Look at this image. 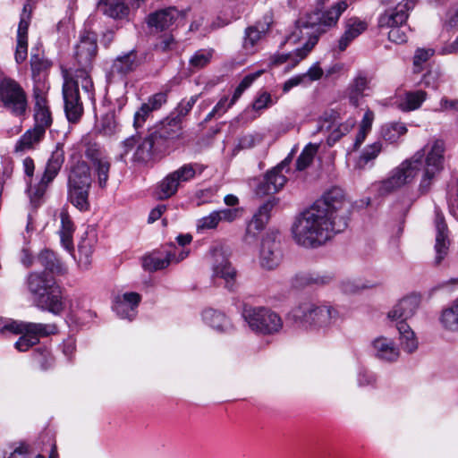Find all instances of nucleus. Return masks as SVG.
Segmentation results:
<instances>
[{
  "mask_svg": "<svg viewBox=\"0 0 458 458\" xmlns=\"http://www.w3.org/2000/svg\"><path fill=\"white\" fill-rule=\"evenodd\" d=\"M445 143L436 140L424 159V150L417 151L411 158L404 160L393 172L391 176L382 182L380 192L387 193L413 181L421 168L423 176L420 183V191L426 193L429 191L432 180L443 169Z\"/></svg>",
  "mask_w": 458,
  "mask_h": 458,
  "instance_id": "1",
  "label": "nucleus"
},
{
  "mask_svg": "<svg viewBox=\"0 0 458 458\" xmlns=\"http://www.w3.org/2000/svg\"><path fill=\"white\" fill-rule=\"evenodd\" d=\"M347 226L344 216L338 220H332L331 216H327L323 211L310 206L295 216L291 233L297 245L315 249L324 245Z\"/></svg>",
  "mask_w": 458,
  "mask_h": 458,
  "instance_id": "2",
  "label": "nucleus"
},
{
  "mask_svg": "<svg viewBox=\"0 0 458 458\" xmlns=\"http://www.w3.org/2000/svg\"><path fill=\"white\" fill-rule=\"evenodd\" d=\"M64 82L63 85V98L64 102L65 116L70 123H78L81 119L84 108L82 98L94 101V84L91 77L85 72L76 76H69V71L63 72Z\"/></svg>",
  "mask_w": 458,
  "mask_h": 458,
  "instance_id": "3",
  "label": "nucleus"
},
{
  "mask_svg": "<svg viewBox=\"0 0 458 458\" xmlns=\"http://www.w3.org/2000/svg\"><path fill=\"white\" fill-rule=\"evenodd\" d=\"M348 6L349 4L346 0H341L325 11L316 10L306 13L296 21V30H299L300 37H307L309 47H314L319 37L327 29L337 24L340 16Z\"/></svg>",
  "mask_w": 458,
  "mask_h": 458,
  "instance_id": "4",
  "label": "nucleus"
},
{
  "mask_svg": "<svg viewBox=\"0 0 458 458\" xmlns=\"http://www.w3.org/2000/svg\"><path fill=\"white\" fill-rule=\"evenodd\" d=\"M92 184L90 168L84 161L71 167L68 174V199L80 211L89 209V195Z\"/></svg>",
  "mask_w": 458,
  "mask_h": 458,
  "instance_id": "5",
  "label": "nucleus"
},
{
  "mask_svg": "<svg viewBox=\"0 0 458 458\" xmlns=\"http://www.w3.org/2000/svg\"><path fill=\"white\" fill-rule=\"evenodd\" d=\"M336 315V310L331 307L305 301L291 310L289 318L303 327L325 328L333 323Z\"/></svg>",
  "mask_w": 458,
  "mask_h": 458,
  "instance_id": "6",
  "label": "nucleus"
},
{
  "mask_svg": "<svg viewBox=\"0 0 458 458\" xmlns=\"http://www.w3.org/2000/svg\"><path fill=\"white\" fill-rule=\"evenodd\" d=\"M242 317L253 332L263 335H276L282 330L284 326L280 315L265 307L245 305Z\"/></svg>",
  "mask_w": 458,
  "mask_h": 458,
  "instance_id": "7",
  "label": "nucleus"
},
{
  "mask_svg": "<svg viewBox=\"0 0 458 458\" xmlns=\"http://www.w3.org/2000/svg\"><path fill=\"white\" fill-rule=\"evenodd\" d=\"M415 6L413 0H406L399 3L394 9L386 11L378 18V28L390 29L388 31V39L396 44H403L407 41L406 28L403 26L408 16L409 11Z\"/></svg>",
  "mask_w": 458,
  "mask_h": 458,
  "instance_id": "8",
  "label": "nucleus"
},
{
  "mask_svg": "<svg viewBox=\"0 0 458 458\" xmlns=\"http://www.w3.org/2000/svg\"><path fill=\"white\" fill-rule=\"evenodd\" d=\"M0 106L18 117L24 116L28 110L29 102L24 89L11 77L0 79Z\"/></svg>",
  "mask_w": 458,
  "mask_h": 458,
  "instance_id": "9",
  "label": "nucleus"
},
{
  "mask_svg": "<svg viewBox=\"0 0 458 458\" xmlns=\"http://www.w3.org/2000/svg\"><path fill=\"white\" fill-rule=\"evenodd\" d=\"M201 173L200 165L197 163L184 164L168 174L157 185V197L166 199L176 194L178 189L185 182L193 180L197 174Z\"/></svg>",
  "mask_w": 458,
  "mask_h": 458,
  "instance_id": "10",
  "label": "nucleus"
},
{
  "mask_svg": "<svg viewBox=\"0 0 458 458\" xmlns=\"http://www.w3.org/2000/svg\"><path fill=\"white\" fill-rule=\"evenodd\" d=\"M312 206L323 211L327 216H331L332 220H338L341 216L348 220L347 215L350 205L345 200L344 191L341 188L334 187L330 189ZM346 222L348 223V221Z\"/></svg>",
  "mask_w": 458,
  "mask_h": 458,
  "instance_id": "11",
  "label": "nucleus"
},
{
  "mask_svg": "<svg viewBox=\"0 0 458 458\" xmlns=\"http://www.w3.org/2000/svg\"><path fill=\"white\" fill-rule=\"evenodd\" d=\"M64 162V144L57 143L55 148L53 150L50 157L47 160L44 174L39 182L34 188L30 187V189L34 197L39 199L45 194L48 185L58 174Z\"/></svg>",
  "mask_w": 458,
  "mask_h": 458,
  "instance_id": "12",
  "label": "nucleus"
},
{
  "mask_svg": "<svg viewBox=\"0 0 458 458\" xmlns=\"http://www.w3.org/2000/svg\"><path fill=\"white\" fill-rule=\"evenodd\" d=\"M97 51L98 46L95 36L89 33L82 36L75 50V60L78 67L74 70V72H69V76H76L82 71L89 75V69Z\"/></svg>",
  "mask_w": 458,
  "mask_h": 458,
  "instance_id": "13",
  "label": "nucleus"
},
{
  "mask_svg": "<svg viewBox=\"0 0 458 458\" xmlns=\"http://www.w3.org/2000/svg\"><path fill=\"white\" fill-rule=\"evenodd\" d=\"M283 258L280 241L274 235L267 234L261 242L259 262L267 269L276 268Z\"/></svg>",
  "mask_w": 458,
  "mask_h": 458,
  "instance_id": "14",
  "label": "nucleus"
},
{
  "mask_svg": "<svg viewBox=\"0 0 458 458\" xmlns=\"http://www.w3.org/2000/svg\"><path fill=\"white\" fill-rule=\"evenodd\" d=\"M289 158H285L277 166L268 171L264 179L257 187V194L269 195L278 191L286 182V177L282 174L284 168L289 165Z\"/></svg>",
  "mask_w": 458,
  "mask_h": 458,
  "instance_id": "15",
  "label": "nucleus"
},
{
  "mask_svg": "<svg viewBox=\"0 0 458 458\" xmlns=\"http://www.w3.org/2000/svg\"><path fill=\"white\" fill-rule=\"evenodd\" d=\"M420 304V298L416 294L407 295L398 301L387 312L386 318L390 321H404L412 318Z\"/></svg>",
  "mask_w": 458,
  "mask_h": 458,
  "instance_id": "16",
  "label": "nucleus"
},
{
  "mask_svg": "<svg viewBox=\"0 0 458 458\" xmlns=\"http://www.w3.org/2000/svg\"><path fill=\"white\" fill-rule=\"evenodd\" d=\"M179 14L180 13L175 7H167L150 13L145 21L151 32H162L175 22Z\"/></svg>",
  "mask_w": 458,
  "mask_h": 458,
  "instance_id": "17",
  "label": "nucleus"
},
{
  "mask_svg": "<svg viewBox=\"0 0 458 458\" xmlns=\"http://www.w3.org/2000/svg\"><path fill=\"white\" fill-rule=\"evenodd\" d=\"M36 307L54 315H60L64 310L62 290L56 283L34 301Z\"/></svg>",
  "mask_w": 458,
  "mask_h": 458,
  "instance_id": "18",
  "label": "nucleus"
},
{
  "mask_svg": "<svg viewBox=\"0 0 458 458\" xmlns=\"http://www.w3.org/2000/svg\"><path fill=\"white\" fill-rule=\"evenodd\" d=\"M141 301L139 293L131 292L115 297L113 310L121 318L131 320L137 313V307Z\"/></svg>",
  "mask_w": 458,
  "mask_h": 458,
  "instance_id": "19",
  "label": "nucleus"
},
{
  "mask_svg": "<svg viewBox=\"0 0 458 458\" xmlns=\"http://www.w3.org/2000/svg\"><path fill=\"white\" fill-rule=\"evenodd\" d=\"M163 148L164 145L157 138V135L150 131L138 144L133 157L134 160L140 163H148Z\"/></svg>",
  "mask_w": 458,
  "mask_h": 458,
  "instance_id": "20",
  "label": "nucleus"
},
{
  "mask_svg": "<svg viewBox=\"0 0 458 458\" xmlns=\"http://www.w3.org/2000/svg\"><path fill=\"white\" fill-rule=\"evenodd\" d=\"M153 133L157 135V138L165 146L167 140H175L182 138L183 131H182V123L179 118H175L174 114H171L157 125Z\"/></svg>",
  "mask_w": 458,
  "mask_h": 458,
  "instance_id": "21",
  "label": "nucleus"
},
{
  "mask_svg": "<svg viewBox=\"0 0 458 458\" xmlns=\"http://www.w3.org/2000/svg\"><path fill=\"white\" fill-rule=\"evenodd\" d=\"M273 23V15L267 13L262 20L258 21L254 25L245 30L243 46L246 49H251L261 39V38L270 30Z\"/></svg>",
  "mask_w": 458,
  "mask_h": 458,
  "instance_id": "22",
  "label": "nucleus"
},
{
  "mask_svg": "<svg viewBox=\"0 0 458 458\" xmlns=\"http://www.w3.org/2000/svg\"><path fill=\"white\" fill-rule=\"evenodd\" d=\"M436 243L435 251L436 256L434 262L436 265H440L442 260L447 256L449 250V240L447 234V225L445 223L444 216L437 215L436 217Z\"/></svg>",
  "mask_w": 458,
  "mask_h": 458,
  "instance_id": "23",
  "label": "nucleus"
},
{
  "mask_svg": "<svg viewBox=\"0 0 458 458\" xmlns=\"http://www.w3.org/2000/svg\"><path fill=\"white\" fill-rule=\"evenodd\" d=\"M34 126L46 132L47 128L52 123L51 112L47 106L46 97L39 90H34Z\"/></svg>",
  "mask_w": 458,
  "mask_h": 458,
  "instance_id": "24",
  "label": "nucleus"
},
{
  "mask_svg": "<svg viewBox=\"0 0 458 458\" xmlns=\"http://www.w3.org/2000/svg\"><path fill=\"white\" fill-rule=\"evenodd\" d=\"M55 284L53 277L43 273H30L27 278L28 290L33 297V301Z\"/></svg>",
  "mask_w": 458,
  "mask_h": 458,
  "instance_id": "25",
  "label": "nucleus"
},
{
  "mask_svg": "<svg viewBox=\"0 0 458 458\" xmlns=\"http://www.w3.org/2000/svg\"><path fill=\"white\" fill-rule=\"evenodd\" d=\"M277 201L275 198L267 199L263 205L259 207L258 211L254 214L252 219L248 225L247 234H250L252 231H261L267 224L270 218V213L276 207Z\"/></svg>",
  "mask_w": 458,
  "mask_h": 458,
  "instance_id": "26",
  "label": "nucleus"
},
{
  "mask_svg": "<svg viewBox=\"0 0 458 458\" xmlns=\"http://www.w3.org/2000/svg\"><path fill=\"white\" fill-rule=\"evenodd\" d=\"M374 350L377 358L386 362H394L397 360L400 355L399 349L394 342L386 337L374 340Z\"/></svg>",
  "mask_w": 458,
  "mask_h": 458,
  "instance_id": "27",
  "label": "nucleus"
},
{
  "mask_svg": "<svg viewBox=\"0 0 458 458\" xmlns=\"http://www.w3.org/2000/svg\"><path fill=\"white\" fill-rule=\"evenodd\" d=\"M138 65L137 54L134 50H131L115 58L111 67L110 75L123 77L135 70Z\"/></svg>",
  "mask_w": 458,
  "mask_h": 458,
  "instance_id": "28",
  "label": "nucleus"
},
{
  "mask_svg": "<svg viewBox=\"0 0 458 458\" xmlns=\"http://www.w3.org/2000/svg\"><path fill=\"white\" fill-rule=\"evenodd\" d=\"M367 29V24L356 18L347 21L344 33L338 40L339 51H344L350 43Z\"/></svg>",
  "mask_w": 458,
  "mask_h": 458,
  "instance_id": "29",
  "label": "nucleus"
},
{
  "mask_svg": "<svg viewBox=\"0 0 458 458\" xmlns=\"http://www.w3.org/2000/svg\"><path fill=\"white\" fill-rule=\"evenodd\" d=\"M399 333V342L402 349L407 353H412L418 349V340L411 327L404 321L396 323Z\"/></svg>",
  "mask_w": 458,
  "mask_h": 458,
  "instance_id": "30",
  "label": "nucleus"
},
{
  "mask_svg": "<svg viewBox=\"0 0 458 458\" xmlns=\"http://www.w3.org/2000/svg\"><path fill=\"white\" fill-rule=\"evenodd\" d=\"M213 275L216 278H221L225 282V287L233 291L236 284L237 272L227 259H223L214 266Z\"/></svg>",
  "mask_w": 458,
  "mask_h": 458,
  "instance_id": "31",
  "label": "nucleus"
},
{
  "mask_svg": "<svg viewBox=\"0 0 458 458\" xmlns=\"http://www.w3.org/2000/svg\"><path fill=\"white\" fill-rule=\"evenodd\" d=\"M313 47H309V41L304 44L301 48H298L293 52L287 54H276L271 57L272 65H280L284 63H291V67L296 66L303 60Z\"/></svg>",
  "mask_w": 458,
  "mask_h": 458,
  "instance_id": "32",
  "label": "nucleus"
},
{
  "mask_svg": "<svg viewBox=\"0 0 458 458\" xmlns=\"http://www.w3.org/2000/svg\"><path fill=\"white\" fill-rule=\"evenodd\" d=\"M61 228L59 231L61 243L67 250H73L72 235L75 230L74 224L72 221L68 212L62 210L60 213Z\"/></svg>",
  "mask_w": 458,
  "mask_h": 458,
  "instance_id": "33",
  "label": "nucleus"
},
{
  "mask_svg": "<svg viewBox=\"0 0 458 458\" xmlns=\"http://www.w3.org/2000/svg\"><path fill=\"white\" fill-rule=\"evenodd\" d=\"M45 135L42 129L33 127L27 131L15 145V151H25L34 148V146L41 141Z\"/></svg>",
  "mask_w": 458,
  "mask_h": 458,
  "instance_id": "34",
  "label": "nucleus"
},
{
  "mask_svg": "<svg viewBox=\"0 0 458 458\" xmlns=\"http://www.w3.org/2000/svg\"><path fill=\"white\" fill-rule=\"evenodd\" d=\"M204 322L217 331H225L229 328L230 323L227 318L221 311L214 309H207L202 313Z\"/></svg>",
  "mask_w": 458,
  "mask_h": 458,
  "instance_id": "35",
  "label": "nucleus"
},
{
  "mask_svg": "<svg viewBox=\"0 0 458 458\" xmlns=\"http://www.w3.org/2000/svg\"><path fill=\"white\" fill-rule=\"evenodd\" d=\"M174 258V254H173L171 250H167L165 257H160L153 253L143 259L142 266L148 271L160 270L173 263Z\"/></svg>",
  "mask_w": 458,
  "mask_h": 458,
  "instance_id": "36",
  "label": "nucleus"
},
{
  "mask_svg": "<svg viewBox=\"0 0 458 458\" xmlns=\"http://www.w3.org/2000/svg\"><path fill=\"white\" fill-rule=\"evenodd\" d=\"M98 4L106 15L114 19H123L129 13V8L123 0H106Z\"/></svg>",
  "mask_w": 458,
  "mask_h": 458,
  "instance_id": "37",
  "label": "nucleus"
},
{
  "mask_svg": "<svg viewBox=\"0 0 458 458\" xmlns=\"http://www.w3.org/2000/svg\"><path fill=\"white\" fill-rule=\"evenodd\" d=\"M439 320L445 329L458 332V299L442 311Z\"/></svg>",
  "mask_w": 458,
  "mask_h": 458,
  "instance_id": "38",
  "label": "nucleus"
},
{
  "mask_svg": "<svg viewBox=\"0 0 458 458\" xmlns=\"http://www.w3.org/2000/svg\"><path fill=\"white\" fill-rule=\"evenodd\" d=\"M37 260L46 270L51 273L64 274L65 271L55 253L48 250L41 251Z\"/></svg>",
  "mask_w": 458,
  "mask_h": 458,
  "instance_id": "39",
  "label": "nucleus"
},
{
  "mask_svg": "<svg viewBox=\"0 0 458 458\" xmlns=\"http://www.w3.org/2000/svg\"><path fill=\"white\" fill-rule=\"evenodd\" d=\"M426 98L427 93L423 90L407 92L404 98L400 102L399 107L403 111L418 109L425 101Z\"/></svg>",
  "mask_w": 458,
  "mask_h": 458,
  "instance_id": "40",
  "label": "nucleus"
},
{
  "mask_svg": "<svg viewBox=\"0 0 458 458\" xmlns=\"http://www.w3.org/2000/svg\"><path fill=\"white\" fill-rule=\"evenodd\" d=\"M56 332V327L54 324H42L26 322L25 333L31 338H36L38 342L39 337L47 336Z\"/></svg>",
  "mask_w": 458,
  "mask_h": 458,
  "instance_id": "41",
  "label": "nucleus"
},
{
  "mask_svg": "<svg viewBox=\"0 0 458 458\" xmlns=\"http://www.w3.org/2000/svg\"><path fill=\"white\" fill-rule=\"evenodd\" d=\"M406 132V126L400 123H389L385 124L381 129L382 138L391 143L397 141V140Z\"/></svg>",
  "mask_w": 458,
  "mask_h": 458,
  "instance_id": "42",
  "label": "nucleus"
},
{
  "mask_svg": "<svg viewBox=\"0 0 458 458\" xmlns=\"http://www.w3.org/2000/svg\"><path fill=\"white\" fill-rule=\"evenodd\" d=\"M92 168L95 175L97 176V182L101 189L106 187L107 181L109 178L110 162L108 159H102L97 163H93Z\"/></svg>",
  "mask_w": 458,
  "mask_h": 458,
  "instance_id": "43",
  "label": "nucleus"
},
{
  "mask_svg": "<svg viewBox=\"0 0 458 458\" xmlns=\"http://www.w3.org/2000/svg\"><path fill=\"white\" fill-rule=\"evenodd\" d=\"M318 149V145L311 143L307 145L296 160L297 170L306 169L312 163Z\"/></svg>",
  "mask_w": 458,
  "mask_h": 458,
  "instance_id": "44",
  "label": "nucleus"
},
{
  "mask_svg": "<svg viewBox=\"0 0 458 458\" xmlns=\"http://www.w3.org/2000/svg\"><path fill=\"white\" fill-rule=\"evenodd\" d=\"M178 47V43L172 34H165L157 38L154 45V50L162 54L174 51Z\"/></svg>",
  "mask_w": 458,
  "mask_h": 458,
  "instance_id": "45",
  "label": "nucleus"
},
{
  "mask_svg": "<svg viewBox=\"0 0 458 458\" xmlns=\"http://www.w3.org/2000/svg\"><path fill=\"white\" fill-rule=\"evenodd\" d=\"M213 55V50L199 49L191 57L189 64L191 68L199 70L209 64Z\"/></svg>",
  "mask_w": 458,
  "mask_h": 458,
  "instance_id": "46",
  "label": "nucleus"
},
{
  "mask_svg": "<svg viewBox=\"0 0 458 458\" xmlns=\"http://www.w3.org/2000/svg\"><path fill=\"white\" fill-rule=\"evenodd\" d=\"M84 155L91 162V165L107 158L101 146L91 141L85 143Z\"/></svg>",
  "mask_w": 458,
  "mask_h": 458,
  "instance_id": "47",
  "label": "nucleus"
},
{
  "mask_svg": "<svg viewBox=\"0 0 458 458\" xmlns=\"http://www.w3.org/2000/svg\"><path fill=\"white\" fill-rule=\"evenodd\" d=\"M220 222V217L216 211L197 220L196 227L198 232L211 230L216 228Z\"/></svg>",
  "mask_w": 458,
  "mask_h": 458,
  "instance_id": "48",
  "label": "nucleus"
},
{
  "mask_svg": "<svg viewBox=\"0 0 458 458\" xmlns=\"http://www.w3.org/2000/svg\"><path fill=\"white\" fill-rule=\"evenodd\" d=\"M50 61L40 56L38 54H32L30 57V66L34 77L40 76V74L51 67Z\"/></svg>",
  "mask_w": 458,
  "mask_h": 458,
  "instance_id": "49",
  "label": "nucleus"
},
{
  "mask_svg": "<svg viewBox=\"0 0 458 458\" xmlns=\"http://www.w3.org/2000/svg\"><path fill=\"white\" fill-rule=\"evenodd\" d=\"M370 127H371L370 113L367 112L363 117V120L360 126L359 132L357 133V136H356V139H355V141L353 144V148L355 150L358 149L360 147V145L363 143L368 133L370 131Z\"/></svg>",
  "mask_w": 458,
  "mask_h": 458,
  "instance_id": "50",
  "label": "nucleus"
},
{
  "mask_svg": "<svg viewBox=\"0 0 458 458\" xmlns=\"http://www.w3.org/2000/svg\"><path fill=\"white\" fill-rule=\"evenodd\" d=\"M329 276H319L316 274H302L297 276V280H300V284L302 285L309 284H326L331 281Z\"/></svg>",
  "mask_w": 458,
  "mask_h": 458,
  "instance_id": "51",
  "label": "nucleus"
},
{
  "mask_svg": "<svg viewBox=\"0 0 458 458\" xmlns=\"http://www.w3.org/2000/svg\"><path fill=\"white\" fill-rule=\"evenodd\" d=\"M199 98V95L191 96L188 100H182L176 109L175 112L173 113L175 118H179L182 123V118L185 117L189 112L191 110L195 103Z\"/></svg>",
  "mask_w": 458,
  "mask_h": 458,
  "instance_id": "52",
  "label": "nucleus"
},
{
  "mask_svg": "<svg viewBox=\"0 0 458 458\" xmlns=\"http://www.w3.org/2000/svg\"><path fill=\"white\" fill-rule=\"evenodd\" d=\"M117 123L113 113L106 114L101 119L100 132L106 136H111L115 133Z\"/></svg>",
  "mask_w": 458,
  "mask_h": 458,
  "instance_id": "53",
  "label": "nucleus"
},
{
  "mask_svg": "<svg viewBox=\"0 0 458 458\" xmlns=\"http://www.w3.org/2000/svg\"><path fill=\"white\" fill-rule=\"evenodd\" d=\"M263 137L259 134H246L241 137L236 146L237 149H249L259 144Z\"/></svg>",
  "mask_w": 458,
  "mask_h": 458,
  "instance_id": "54",
  "label": "nucleus"
},
{
  "mask_svg": "<svg viewBox=\"0 0 458 458\" xmlns=\"http://www.w3.org/2000/svg\"><path fill=\"white\" fill-rule=\"evenodd\" d=\"M337 114L334 111L324 112L318 120V128L316 131H322L324 130H329L331 125L335 122Z\"/></svg>",
  "mask_w": 458,
  "mask_h": 458,
  "instance_id": "55",
  "label": "nucleus"
},
{
  "mask_svg": "<svg viewBox=\"0 0 458 458\" xmlns=\"http://www.w3.org/2000/svg\"><path fill=\"white\" fill-rule=\"evenodd\" d=\"M367 87L368 80L365 77L359 75L354 79L353 83L350 87L352 89L351 100L354 105H357L358 96L362 94L363 89H366Z\"/></svg>",
  "mask_w": 458,
  "mask_h": 458,
  "instance_id": "56",
  "label": "nucleus"
},
{
  "mask_svg": "<svg viewBox=\"0 0 458 458\" xmlns=\"http://www.w3.org/2000/svg\"><path fill=\"white\" fill-rule=\"evenodd\" d=\"M432 55L433 52L429 49H418L413 57L414 72H420L421 64L427 62Z\"/></svg>",
  "mask_w": 458,
  "mask_h": 458,
  "instance_id": "57",
  "label": "nucleus"
},
{
  "mask_svg": "<svg viewBox=\"0 0 458 458\" xmlns=\"http://www.w3.org/2000/svg\"><path fill=\"white\" fill-rule=\"evenodd\" d=\"M28 55V38H18L15 50V61L17 64L24 62Z\"/></svg>",
  "mask_w": 458,
  "mask_h": 458,
  "instance_id": "58",
  "label": "nucleus"
},
{
  "mask_svg": "<svg viewBox=\"0 0 458 458\" xmlns=\"http://www.w3.org/2000/svg\"><path fill=\"white\" fill-rule=\"evenodd\" d=\"M152 111L150 104H142L140 108L134 114V127L136 129L140 127Z\"/></svg>",
  "mask_w": 458,
  "mask_h": 458,
  "instance_id": "59",
  "label": "nucleus"
},
{
  "mask_svg": "<svg viewBox=\"0 0 458 458\" xmlns=\"http://www.w3.org/2000/svg\"><path fill=\"white\" fill-rule=\"evenodd\" d=\"M37 344L38 340L35 337L31 338L28 334L24 333L15 343V348L20 352H25Z\"/></svg>",
  "mask_w": 458,
  "mask_h": 458,
  "instance_id": "60",
  "label": "nucleus"
},
{
  "mask_svg": "<svg viewBox=\"0 0 458 458\" xmlns=\"http://www.w3.org/2000/svg\"><path fill=\"white\" fill-rule=\"evenodd\" d=\"M216 213L218 214L220 222H233L239 216L240 210L238 208H224L221 210H216Z\"/></svg>",
  "mask_w": 458,
  "mask_h": 458,
  "instance_id": "61",
  "label": "nucleus"
},
{
  "mask_svg": "<svg viewBox=\"0 0 458 458\" xmlns=\"http://www.w3.org/2000/svg\"><path fill=\"white\" fill-rule=\"evenodd\" d=\"M272 105L270 94L264 92L259 96L252 104L253 109L259 111L267 108Z\"/></svg>",
  "mask_w": 458,
  "mask_h": 458,
  "instance_id": "62",
  "label": "nucleus"
},
{
  "mask_svg": "<svg viewBox=\"0 0 458 458\" xmlns=\"http://www.w3.org/2000/svg\"><path fill=\"white\" fill-rule=\"evenodd\" d=\"M354 121L350 120L344 124H340L339 127L334 130L330 135V140L334 141L338 140L343 135L349 132V131L353 127Z\"/></svg>",
  "mask_w": 458,
  "mask_h": 458,
  "instance_id": "63",
  "label": "nucleus"
},
{
  "mask_svg": "<svg viewBox=\"0 0 458 458\" xmlns=\"http://www.w3.org/2000/svg\"><path fill=\"white\" fill-rule=\"evenodd\" d=\"M438 77L439 74L437 71H428L423 75L420 84L425 87L437 88Z\"/></svg>",
  "mask_w": 458,
  "mask_h": 458,
  "instance_id": "64",
  "label": "nucleus"
}]
</instances>
